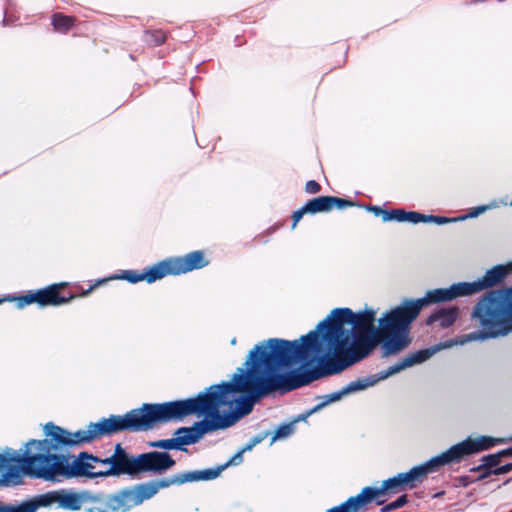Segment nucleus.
Wrapping results in <instances>:
<instances>
[{
  "label": "nucleus",
  "mask_w": 512,
  "mask_h": 512,
  "mask_svg": "<svg viewBox=\"0 0 512 512\" xmlns=\"http://www.w3.org/2000/svg\"><path fill=\"white\" fill-rule=\"evenodd\" d=\"M103 476L133 475L134 457L130 456L120 444L115 446L111 456L100 458Z\"/></svg>",
  "instance_id": "nucleus-12"
},
{
  "label": "nucleus",
  "mask_w": 512,
  "mask_h": 512,
  "mask_svg": "<svg viewBox=\"0 0 512 512\" xmlns=\"http://www.w3.org/2000/svg\"><path fill=\"white\" fill-rule=\"evenodd\" d=\"M327 512H345L341 505L329 509Z\"/></svg>",
  "instance_id": "nucleus-34"
},
{
  "label": "nucleus",
  "mask_w": 512,
  "mask_h": 512,
  "mask_svg": "<svg viewBox=\"0 0 512 512\" xmlns=\"http://www.w3.org/2000/svg\"><path fill=\"white\" fill-rule=\"evenodd\" d=\"M459 221L457 218H448L444 216L425 215L424 223H435L437 225H443L451 222Z\"/></svg>",
  "instance_id": "nucleus-23"
},
{
  "label": "nucleus",
  "mask_w": 512,
  "mask_h": 512,
  "mask_svg": "<svg viewBox=\"0 0 512 512\" xmlns=\"http://www.w3.org/2000/svg\"><path fill=\"white\" fill-rule=\"evenodd\" d=\"M512 273V261L506 264H498L488 269L482 278L474 282L454 283L448 288H436L427 291V301L431 305L450 302L458 297L470 296L484 290L486 293L504 283Z\"/></svg>",
  "instance_id": "nucleus-6"
},
{
  "label": "nucleus",
  "mask_w": 512,
  "mask_h": 512,
  "mask_svg": "<svg viewBox=\"0 0 512 512\" xmlns=\"http://www.w3.org/2000/svg\"><path fill=\"white\" fill-rule=\"evenodd\" d=\"M509 512H512V510H510Z\"/></svg>",
  "instance_id": "nucleus-38"
},
{
  "label": "nucleus",
  "mask_w": 512,
  "mask_h": 512,
  "mask_svg": "<svg viewBox=\"0 0 512 512\" xmlns=\"http://www.w3.org/2000/svg\"><path fill=\"white\" fill-rule=\"evenodd\" d=\"M395 509H397V507L395 506L394 502H391L382 508V512H388V511H392Z\"/></svg>",
  "instance_id": "nucleus-33"
},
{
  "label": "nucleus",
  "mask_w": 512,
  "mask_h": 512,
  "mask_svg": "<svg viewBox=\"0 0 512 512\" xmlns=\"http://www.w3.org/2000/svg\"><path fill=\"white\" fill-rule=\"evenodd\" d=\"M242 453L243 451L238 452L231 460L230 463L237 465L242 461Z\"/></svg>",
  "instance_id": "nucleus-32"
},
{
  "label": "nucleus",
  "mask_w": 512,
  "mask_h": 512,
  "mask_svg": "<svg viewBox=\"0 0 512 512\" xmlns=\"http://www.w3.org/2000/svg\"><path fill=\"white\" fill-rule=\"evenodd\" d=\"M379 344L388 355V322H319L315 331L300 340L270 339L257 344L245 369L238 368L231 382L213 385L195 398L144 404L105 422L102 433L148 430L197 414L204 420L175 432L181 446L194 444L204 434L227 428L249 414L261 397L337 374L366 358Z\"/></svg>",
  "instance_id": "nucleus-1"
},
{
  "label": "nucleus",
  "mask_w": 512,
  "mask_h": 512,
  "mask_svg": "<svg viewBox=\"0 0 512 512\" xmlns=\"http://www.w3.org/2000/svg\"><path fill=\"white\" fill-rule=\"evenodd\" d=\"M506 455H512V449H506V450L501 451L498 454H493V455H489V456L485 457V459H484L485 465L491 471V470L497 468V465L500 462V458L502 456H506Z\"/></svg>",
  "instance_id": "nucleus-21"
},
{
  "label": "nucleus",
  "mask_w": 512,
  "mask_h": 512,
  "mask_svg": "<svg viewBox=\"0 0 512 512\" xmlns=\"http://www.w3.org/2000/svg\"><path fill=\"white\" fill-rule=\"evenodd\" d=\"M512 332V322H481V328L478 332L466 334L464 336L447 340L443 343L434 345L430 348L419 350L417 352L407 355L399 363L390 366L386 371L378 373L376 376L367 377L358 381L348 384L340 394H335L332 401L340 399L341 394L356 392L372 387L379 381L385 380L388 377L399 373L400 371L412 367L416 364H421L430 359L437 352L451 348L456 345H464L470 341H483L489 338H497L506 336Z\"/></svg>",
  "instance_id": "nucleus-5"
},
{
  "label": "nucleus",
  "mask_w": 512,
  "mask_h": 512,
  "mask_svg": "<svg viewBox=\"0 0 512 512\" xmlns=\"http://www.w3.org/2000/svg\"><path fill=\"white\" fill-rule=\"evenodd\" d=\"M89 501L88 494L72 492L48 493L40 496L36 501L24 502L16 506L0 504L2 512H36L40 506H50L57 503L60 508L79 510Z\"/></svg>",
  "instance_id": "nucleus-9"
},
{
  "label": "nucleus",
  "mask_w": 512,
  "mask_h": 512,
  "mask_svg": "<svg viewBox=\"0 0 512 512\" xmlns=\"http://www.w3.org/2000/svg\"><path fill=\"white\" fill-rule=\"evenodd\" d=\"M305 214H309L306 205H303L300 209L294 211L291 215L292 229H295L298 222L302 219Z\"/></svg>",
  "instance_id": "nucleus-25"
},
{
  "label": "nucleus",
  "mask_w": 512,
  "mask_h": 512,
  "mask_svg": "<svg viewBox=\"0 0 512 512\" xmlns=\"http://www.w3.org/2000/svg\"><path fill=\"white\" fill-rule=\"evenodd\" d=\"M354 312L350 308H335L323 320H352Z\"/></svg>",
  "instance_id": "nucleus-19"
},
{
  "label": "nucleus",
  "mask_w": 512,
  "mask_h": 512,
  "mask_svg": "<svg viewBox=\"0 0 512 512\" xmlns=\"http://www.w3.org/2000/svg\"><path fill=\"white\" fill-rule=\"evenodd\" d=\"M236 342H237V340H236L235 337L232 338L231 341H230L231 345H236Z\"/></svg>",
  "instance_id": "nucleus-36"
},
{
  "label": "nucleus",
  "mask_w": 512,
  "mask_h": 512,
  "mask_svg": "<svg viewBox=\"0 0 512 512\" xmlns=\"http://www.w3.org/2000/svg\"><path fill=\"white\" fill-rule=\"evenodd\" d=\"M511 470H512V463H509V464L497 467V468L489 471L488 474H495V475L506 474V473L510 472Z\"/></svg>",
  "instance_id": "nucleus-30"
},
{
  "label": "nucleus",
  "mask_w": 512,
  "mask_h": 512,
  "mask_svg": "<svg viewBox=\"0 0 512 512\" xmlns=\"http://www.w3.org/2000/svg\"><path fill=\"white\" fill-rule=\"evenodd\" d=\"M425 214L416 211L404 210V222H410L413 224L424 223Z\"/></svg>",
  "instance_id": "nucleus-24"
},
{
  "label": "nucleus",
  "mask_w": 512,
  "mask_h": 512,
  "mask_svg": "<svg viewBox=\"0 0 512 512\" xmlns=\"http://www.w3.org/2000/svg\"><path fill=\"white\" fill-rule=\"evenodd\" d=\"M86 512H111L110 505H108V497L90 496L89 501L85 504Z\"/></svg>",
  "instance_id": "nucleus-16"
},
{
  "label": "nucleus",
  "mask_w": 512,
  "mask_h": 512,
  "mask_svg": "<svg viewBox=\"0 0 512 512\" xmlns=\"http://www.w3.org/2000/svg\"><path fill=\"white\" fill-rule=\"evenodd\" d=\"M309 214L329 212L333 208L344 209L353 207L355 202L349 199L339 198L336 196H319L309 200L306 204Z\"/></svg>",
  "instance_id": "nucleus-13"
},
{
  "label": "nucleus",
  "mask_w": 512,
  "mask_h": 512,
  "mask_svg": "<svg viewBox=\"0 0 512 512\" xmlns=\"http://www.w3.org/2000/svg\"><path fill=\"white\" fill-rule=\"evenodd\" d=\"M487 209H488V206L474 207V208L470 209V211L468 212L467 215L460 216V217H458V219L465 220L467 218H475V217L479 216L480 214H482L483 212H485Z\"/></svg>",
  "instance_id": "nucleus-26"
},
{
  "label": "nucleus",
  "mask_w": 512,
  "mask_h": 512,
  "mask_svg": "<svg viewBox=\"0 0 512 512\" xmlns=\"http://www.w3.org/2000/svg\"><path fill=\"white\" fill-rule=\"evenodd\" d=\"M175 465V461L166 452H149L134 457L133 474L151 472L163 474Z\"/></svg>",
  "instance_id": "nucleus-11"
},
{
  "label": "nucleus",
  "mask_w": 512,
  "mask_h": 512,
  "mask_svg": "<svg viewBox=\"0 0 512 512\" xmlns=\"http://www.w3.org/2000/svg\"><path fill=\"white\" fill-rule=\"evenodd\" d=\"M389 221L404 222V209H392L390 215H387Z\"/></svg>",
  "instance_id": "nucleus-29"
},
{
  "label": "nucleus",
  "mask_w": 512,
  "mask_h": 512,
  "mask_svg": "<svg viewBox=\"0 0 512 512\" xmlns=\"http://www.w3.org/2000/svg\"><path fill=\"white\" fill-rule=\"evenodd\" d=\"M502 441V439L489 436H480L477 438L468 437L464 441L453 445L442 454L431 458L426 463L415 466L406 473H400L393 478L385 480L379 488L365 487L358 495L350 497L342 503L341 507H343L345 512H358L372 500L377 499L390 490H396L399 487L407 485L413 487L415 482L421 480L428 473L435 471L440 466L458 462L465 456L487 450Z\"/></svg>",
  "instance_id": "nucleus-4"
},
{
  "label": "nucleus",
  "mask_w": 512,
  "mask_h": 512,
  "mask_svg": "<svg viewBox=\"0 0 512 512\" xmlns=\"http://www.w3.org/2000/svg\"><path fill=\"white\" fill-rule=\"evenodd\" d=\"M167 39V34L161 29L146 30L143 34V41L149 46H160Z\"/></svg>",
  "instance_id": "nucleus-18"
},
{
  "label": "nucleus",
  "mask_w": 512,
  "mask_h": 512,
  "mask_svg": "<svg viewBox=\"0 0 512 512\" xmlns=\"http://www.w3.org/2000/svg\"><path fill=\"white\" fill-rule=\"evenodd\" d=\"M113 417L102 418L96 423H90L86 429L74 433L68 432L53 423L44 426L46 438L41 441L31 440L26 445L23 455L16 453L11 458L19 464L26 475L43 478L45 480L60 481L63 478L77 476L103 477L100 467V458L91 455H83L78 459H70L64 455L52 454L71 446L90 443L95 439L114 434L115 432H103L102 427Z\"/></svg>",
  "instance_id": "nucleus-2"
},
{
  "label": "nucleus",
  "mask_w": 512,
  "mask_h": 512,
  "mask_svg": "<svg viewBox=\"0 0 512 512\" xmlns=\"http://www.w3.org/2000/svg\"><path fill=\"white\" fill-rule=\"evenodd\" d=\"M252 446H253V445H249V446L246 448V450H250V449L252 448ZM243 451H245V449H244Z\"/></svg>",
  "instance_id": "nucleus-37"
},
{
  "label": "nucleus",
  "mask_w": 512,
  "mask_h": 512,
  "mask_svg": "<svg viewBox=\"0 0 512 512\" xmlns=\"http://www.w3.org/2000/svg\"><path fill=\"white\" fill-rule=\"evenodd\" d=\"M7 458L0 454V469L6 466Z\"/></svg>",
  "instance_id": "nucleus-35"
},
{
  "label": "nucleus",
  "mask_w": 512,
  "mask_h": 512,
  "mask_svg": "<svg viewBox=\"0 0 512 512\" xmlns=\"http://www.w3.org/2000/svg\"><path fill=\"white\" fill-rule=\"evenodd\" d=\"M0 512H2V511L0 510Z\"/></svg>",
  "instance_id": "nucleus-39"
},
{
  "label": "nucleus",
  "mask_w": 512,
  "mask_h": 512,
  "mask_svg": "<svg viewBox=\"0 0 512 512\" xmlns=\"http://www.w3.org/2000/svg\"><path fill=\"white\" fill-rule=\"evenodd\" d=\"M217 475L218 473L212 470L185 472L171 477L141 483L130 488V490L136 506H139L144 501L153 498L161 489H165L173 485H182L188 482L210 480L214 479Z\"/></svg>",
  "instance_id": "nucleus-8"
},
{
  "label": "nucleus",
  "mask_w": 512,
  "mask_h": 512,
  "mask_svg": "<svg viewBox=\"0 0 512 512\" xmlns=\"http://www.w3.org/2000/svg\"><path fill=\"white\" fill-rule=\"evenodd\" d=\"M209 264V259L203 250H195L183 256L166 258L150 267H147L143 272L135 270H124L120 274H116L107 278L98 279L89 288L83 290L79 294L66 292L68 287L67 282H60L48 285L45 288L35 291H28L26 294L19 296H3L0 297V305L5 302H15L18 309H22L31 304H37L39 307L44 308L48 306H61L69 303L78 297L89 295L97 287L107 283L111 280H126L129 283H138L146 281L153 283L168 275H181L206 267Z\"/></svg>",
  "instance_id": "nucleus-3"
},
{
  "label": "nucleus",
  "mask_w": 512,
  "mask_h": 512,
  "mask_svg": "<svg viewBox=\"0 0 512 512\" xmlns=\"http://www.w3.org/2000/svg\"><path fill=\"white\" fill-rule=\"evenodd\" d=\"M295 427L294 423L284 424L277 428V430L274 433V436L272 437V443L289 437L294 433Z\"/></svg>",
  "instance_id": "nucleus-20"
},
{
  "label": "nucleus",
  "mask_w": 512,
  "mask_h": 512,
  "mask_svg": "<svg viewBox=\"0 0 512 512\" xmlns=\"http://www.w3.org/2000/svg\"><path fill=\"white\" fill-rule=\"evenodd\" d=\"M76 18L62 13H55L52 16V25L60 33H67L75 25Z\"/></svg>",
  "instance_id": "nucleus-15"
},
{
  "label": "nucleus",
  "mask_w": 512,
  "mask_h": 512,
  "mask_svg": "<svg viewBox=\"0 0 512 512\" xmlns=\"http://www.w3.org/2000/svg\"><path fill=\"white\" fill-rule=\"evenodd\" d=\"M152 447L162 448V449H179L181 444L178 440V437L166 440H159L151 443Z\"/></svg>",
  "instance_id": "nucleus-22"
},
{
  "label": "nucleus",
  "mask_w": 512,
  "mask_h": 512,
  "mask_svg": "<svg viewBox=\"0 0 512 512\" xmlns=\"http://www.w3.org/2000/svg\"><path fill=\"white\" fill-rule=\"evenodd\" d=\"M407 503V496L402 495L396 501H394L395 506L398 508L404 506Z\"/></svg>",
  "instance_id": "nucleus-31"
},
{
  "label": "nucleus",
  "mask_w": 512,
  "mask_h": 512,
  "mask_svg": "<svg viewBox=\"0 0 512 512\" xmlns=\"http://www.w3.org/2000/svg\"><path fill=\"white\" fill-rule=\"evenodd\" d=\"M431 306L427 301V292L421 298H405L400 305L384 313L381 317H376V311L373 308H365L362 311L354 312L352 320H416L421 311Z\"/></svg>",
  "instance_id": "nucleus-10"
},
{
  "label": "nucleus",
  "mask_w": 512,
  "mask_h": 512,
  "mask_svg": "<svg viewBox=\"0 0 512 512\" xmlns=\"http://www.w3.org/2000/svg\"><path fill=\"white\" fill-rule=\"evenodd\" d=\"M108 505L112 512H126L136 506L130 488L108 495Z\"/></svg>",
  "instance_id": "nucleus-14"
},
{
  "label": "nucleus",
  "mask_w": 512,
  "mask_h": 512,
  "mask_svg": "<svg viewBox=\"0 0 512 512\" xmlns=\"http://www.w3.org/2000/svg\"><path fill=\"white\" fill-rule=\"evenodd\" d=\"M460 309L457 306L441 308L433 312L426 320H457Z\"/></svg>",
  "instance_id": "nucleus-17"
},
{
  "label": "nucleus",
  "mask_w": 512,
  "mask_h": 512,
  "mask_svg": "<svg viewBox=\"0 0 512 512\" xmlns=\"http://www.w3.org/2000/svg\"><path fill=\"white\" fill-rule=\"evenodd\" d=\"M321 190V185L315 180H309L305 184V191L309 194H317Z\"/></svg>",
  "instance_id": "nucleus-28"
},
{
  "label": "nucleus",
  "mask_w": 512,
  "mask_h": 512,
  "mask_svg": "<svg viewBox=\"0 0 512 512\" xmlns=\"http://www.w3.org/2000/svg\"><path fill=\"white\" fill-rule=\"evenodd\" d=\"M367 209L368 211H371L375 216H381L384 222L389 221L387 215H390V210H386L378 206H369Z\"/></svg>",
  "instance_id": "nucleus-27"
},
{
  "label": "nucleus",
  "mask_w": 512,
  "mask_h": 512,
  "mask_svg": "<svg viewBox=\"0 0 512 512\" xmlns=\"http://www.w3.org/2000/svg\"><path fill=\"white\" fill-rule=\"evenodd\" d=\"M476 320H512V285L483 294L475 304Z\"/></svg>",
  "instance_id": "nucleus-7"
}]
</instances>
